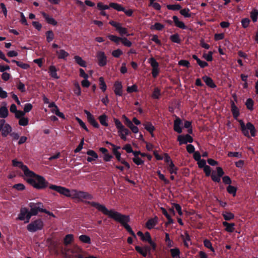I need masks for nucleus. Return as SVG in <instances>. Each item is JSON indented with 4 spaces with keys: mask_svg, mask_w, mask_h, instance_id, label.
I'll list each match as a JSON object with an SVG mask.
<instances>
[{
    "mask_svg": "<svg viewBox=\"0 0 258 258\" xmlns=\"http://www.w3.org/2000/svg\"><path fill=\"white\" fill-rule=\"evenodd\" d=\"M88 203L90 204L91 206L95 208L99 211L101 212L103 214L120 223L132 235L136 237L135 233L132 230L131 226L127 224L130 220L129 216L122 215L113 209L109 210L104 205L97 202H88Z\"/></svg>",
    "mask_w": 258,
    "mask_h": 258,
    "instance_id": "nucleus-1",
    "label": "nucleus"
},
{
    "mask_svg": "<svg viewBox=\"0 0 258 258\" xmlns=\"http://www.w3.org/2000/svg\"><path fill=\"white\" fill-rule=\"evenodd\" d=\"M49 188L79 202H86L87 200H91L93 199V196L88 192L75 189L71 190L60 185L50 184L49 185Z\"/></svg>",
    "mask_w": 258,
    "mask_h": 258,
    "instance_id": "nucleus-2",
    "label": "nucleus"
},
{
    "mask_svg": "<svg viewBox=\"0 0 258 258\" xmlns=\"http://www.w3.org/2000/svg\"><path fill=\"white\" fill-rule=\"evenodd\" d=\"M26 181L33 187L37 189H42L48 186L49 183L42 176L35 174L30 170L24 176Z\"/></svg>",
    "mask_w": 258,
    "mask_h": 258,
    "instance_id": "nucleus-3",
    "label": "nucleus"
},
{
    "mask_svg": "<svg viewBox=\"0 0 258 258\" xmlns=\"http://www.w3.org/2000/svg\"><path fill=\"white\" fill-rule=\"evenodd\" d=\"M84 252L83 249L77 244L70 248L66 247L61 249V253L65 258H76L77 254Z\"/></svg>",
    "mask_w": 258,
    "mask_h": 258,
    "instance_id": "nucleus-4",
    "label": "nucleus"
},
{
    "mask_svg": "<svg viewBox=\"0 0 258 258\" xmlns=\"http://www.w3.org/2000/svg\"><path fill=\"white\" fill-rule=\"evenodd\" d=\"M44 222L41 219H37L32 221L27 226V230L30 232H35L42 230L44 227Z\"/></svg>",
    "mask_w": 258,
    "mask_h": 258,
    "instance_id": "nucleus-5",
    "label": "nucleus"
},
{
    "mask_svg": "<svg viewBox=\"0 0 258 258\" xmlns=\"http://www.w3.org/2000/svg\"><path fill=\"white\" fill-rule=\"evenodd\" d=\"M32 216V215L31 214L30 211H29L27 208H23L21 209L17 219L21 221H25L24 223H27L29 222Z\"/></svg>",
    "mask_w": 258,
    "mask_h": 258,
    "instance_id": "nucleus-6",
    "label": "nucleus"
},
{
    "mask_svg": "<svg viewBox=\"0 0 258 258\" xmlns=\"http://www.w3.org/2000/svg\"><path fill=\"white\" fill-rule=\"evenodd\" d=\"M30 212L32 216L36 215L39 212H43L45 209L43 208L42 203L38 202L37 203H31L29 204Z\"/></svg>",
    "mask_w": 258,
    "mask_h": 258,
    "instance_id": "nucleus-7",
    "label": "nucleus"
},
{
    "mask_svg": "<svg viewBox=\"0 0 258 258\" xmlns=\"http://www.w3.org/2000/svg\"><path fill=\"white\" fill-rule=\"evenodd\" d=\"M109 24L116 28V31L121 36L126 35L128 36L130 34L128 33V31L126 28L121 27V24L119 23L116 22L114 21H110Z\"/></svg>",
    "mask_w": 258,
    "mask_h": 258,
    "instance_id": "nucleus-8",
    "label": "nucleus"
},
{
    "mask_svg": "<svg viewBox=\"0 0 258 258\" xmlns=\"http://www.w3.org/2000/svg\"><path fill=\"white\" fill-rule=\"evenodd\" d=\"M177 141L179 142L180 145L182 144H186L188 143H192L193 142L192 137L189 134L179 135L177 137Z\"/></svg>",
    "mask_w": 258,
    "mask_h": 258,
    "instance_id": "nucleus-9",
    "label": "nucleus"
},
{
    "mask_svg": "<svg viewBox=\"0 0 258 258\" xmlns=\"http://www.w3.org/2000/svg\"><path fill=\"white\" fill-rule=\"evenodd\" d=\"M98 64L100 67H104L107 63V57L103 51H99L97 54Z\"/></svg>",
    "mask_w": 258,
    "mask_h": 258,
    "instance_id": "nucleus-10",
    "label": "nucleus"
},
{
    "mask_svg": "<svg viewBox=\"0 0 258 258\" xmlns=\"http://www.w3.org/2000/svg\"><path fill=\"white\" fill-rule=\"evenodd\" d=\"M12 164L14 167L20 168L23 171L24 176L30 170L26 165H24L22 162L18 161L16 159L12 160Z\"/></svg>",
    "mask_w": 258,
    "mask_h": 258,
    "instance_id": "nucleus-11",
    "label": "nucleus"
},
{
    "mask_svg": "<svg viewBox=\"0 0 258 258\" xmlns=\"http://www.w3.org/2000/svg\"><path fill=\"white\" fill-rule=\"evenodd\" d=\"M85 113L87 115L88 122L94 127L98 128L99 124L98 122L95 119L94 116L88 110H84Z\"/></svg>",
    "mask_w": 258,
    "mask_h": 258,
    "instance_id": "nucleus-12",
    "label": "nucleus"
},
{
    "mask_svg": "<svg viewBox=\"0 0 258 258\" xmlns=\"http://www.w3.org/2000/svg\"><path fill=\"white\" fill-rule=\"evenodd\" d=\"M135 249L142 256L146 257L148 253H150L151 248L148 246H145L144 247L136 246Z\"/></svg>",
    "mask_w": 258,
    "mask_h": 258,
    "instance_id": "nucleus-13",
    "label": "nucleus"
},
{
    "mask_svg": "<svg viewBox=\"0 0 258 258\" xmlns=\"http://www.w3.org/2000/svg\"><path fill=\"white\" fill-rule=\"evenodd\" d=\"M114 92L116 95L121 96L122 95V85L121 82L116 81L114 84Z\"/></svg>",
    "mask_w": 258,
    "mask_h": 258,
    "instance_id": "nucleus-14",
    "label": "nucleus"
},
{
    "mask_svg": "<svg viewBox=\"0 0 258 258\" xmlns=\"http://www.w3.org/2000/svg\"><path fill=\"white\" fill-rule=\"evenodd\" d=\"M142 240L148 242L151 245L154 250L156 249V244L154 241H152L149 232H146L144 234L143 237L142 238Z\"/></svg>",
    "mask_w": 258,
    "mask_h": 258,
    "instance_id": "nucleus-15",
    "label": "nucleus"
},
{
    "mask_svg": "<svg viewBox=\"0 0 258 258\" xmlns=\"http://www.w3.org/2000/svg\"><path fill=\"white\" fill-rule=\"evenodd\" d=\"M87 154L89 156L87 159L88 162H91L93 161H95L98 157L97 153L92 150H89L87 152Z\"/></svg>",
    "mask_w": 258,
    "mask_h": 258,
    "instance_id": "nucleus-16",
    "label": "nucleus"
},
{
    "mask_svg": "<svg viewBox=\"0 0 258 258\" xmlns=\"http://www.w3.org/2000/svg\"><path fill=\"white\" fill-rule=\"evenodd\" d=\"M202 79L206 84L209 87L211 88H215L217 87L213 80L210 77L204 76L202 77Z\"/></svg>",
    "mask_w": 258,
    "mask_h": 258,
    "instance_id": "nucleus-17",
    "label": "nucleus"
},
{
    "mask_svg": "<svg viewBox=\"0 0 258 258\" xmlns=\"http://www.w3.org/2000/svg\"><path fill=\"white\" fill-rule=\"evenodd\" d=\"M172 19L175 24V25L176 27L182 29H186V26H185L184 23L183 22L179 21L178 18L177 16H173Z\"/></svg>",
    "mask_w": 258,
    "mask_h": 258,
    "instance_id": "nucleus-18",
    "label": "nucleus"
},
{
    "mask_svg": "<svg viewBox=\"0 0 258 258\" xmlns=\"http://www.w3.org/2000/svg\"><path fill=\"white\" fill-rule=\"evenodd\" d=\"M41 14L43 17L48 24H51L53 26L57 25V23L56 21L53 18L50 17L47 14L45 13V12H42Z\"/></svg>",
    "mask_w": 258,
    "mask_h": 258,
    "instance_id": "nucleus-19",
    "label": "nucleus"
},
{
    "mask_svg": "<svg viewBox=\"0 0 258 258\" xmlns=\"http://www.w3.org/2000/svg\"><path fill=\"white\" fill-rule=\"evenodd\" d=\"M183 240L184 244L185 246L188 247L191 244V240L188 233L185 231L181 235Z\"/></svg>",
    "mask_w": 258,
    "mask_h": 258,
    "instance_id": "nucleus-20",
    "label": "nucleus"
},
{
    "mask_svg": "<svg viewBox=\"0 0 258 258\" xmlns=\"http://www.w3.org/2000/svg\"><path fill=\"white\" fill-rule=\"evenodd\" d=\"M122 119L124 124L130 128V129H138V127L134 125L133 122L130 120L124 115H122Z\"/></svg>",
    "mask_w": 258,
    "mask_h": 258,
    "instance_id": "nucleus-21",
    "label": "nucleus"
},
{
    "mask_svg": "<svg viewBox=\"0 0 258 258\" xmlns=\"http://www.w3.org/2000/svg\"><path fill=\"white\" fill-rule=\"evenodd\" d=\"M57 70L54 66L51 65L49 67V74L52 77L56 79L59 78V77L57 74Z\"/></svg>",
    "mask_w": 258,
    "mask_h": 258,
    "instance_id": "nucleus-22",
    "label": "nucleus"
},
{
    "mask_svg": "<svg viewBox=\"0 0 258 258\" xmlns=\"http://www.w3.org/2000/svg\"><path fill=\"white\" fill-rule=\"evenodd\" d=\"M231 112L232 113L233 117L235 119H237V117L239 115V109L235 105L234 103L232 101L231 104Z\"/></svg>",
    "mask_w": 258,
    "mask_h": 258,
    "instance_id": "nucleus-23",
    "label": "nucleus"
},
{
    "mask_svg": "<svg viewBox=\"0 0 258 258\" xmlns=\"http://www.w3.org/2000/svg\"><path fill=\"white\" fill-rule=\"evenodd\" d=\"M157 218L155 217L154 218L148 220L146 222V225L148 229H152L157 224Z\"/></svg>",
    "mask_w": 258,
    "mask_h": 258,
    "instance_id": "nucleus-24",
    "label": "nucleus"
},
{
    "mask_svg": "<svg viewBox=\"0 0 258 258\" xmlns=\"http://www.w3.org/2000/svg\"><path fill=\"white\" fill-rule=\"evenodd\" d=\"M223 226L225 227V230L228 232H232L234 231L235 228V224L234 223H229L227 222L224 221L222 223Z\"/></svg>",
    "mask_w": 258,
    "mask_h": 258,
    "instance_id": "nucleus-25",
    "label": "nucleus"
},
{
    "mask_svg": "<svg viewBox=\"0 0 258 258\" xmlns=\"http://www.w3.org/2000/svg\"><path fill=\"white\" fill-rule=\"evenodd\" d=\"M183 122L179 117L176 116V119L174 121L173 129H182Z\"/></svg>",
    "mask_w": 258,
    "mask_h": 258,
    "instance_id": "nucleus-26",
    "label": "nucleus"
},
{
    "mask_svg": "<svg viewBox=\"0 0 258 258\" xmlns=\"http://www.w3.org/2000/svg\"><path fill=\"white\" fill-rule=\"evenodd\" d=\"M56 53L58 55V59H66V58L69 55V53L63 49L56 50Z\"/></svg>",
    "mask_w": 258,
    "mask_h": 258,
    "instance_id": "nucleus-27",
    "label": "nucleus"
},
{
    "mask_svg": "<svg viewBox=\"0 0 258 258\" xmlns=\"http://www.w3.org/2000/svg\"><path fill=\"white\" fill-rule=\"evenodd\" d=\"M98 119L100 121V123L101 125L107 127L108 126V117L105 114H102L99 116Z\"/></svg>",
    "mask_w": 258,
    "mask_h": 258,
    "instance_id": "nucleus-28",
    "label": "nucleus"
},
{
    "mask_svg": "<svg viewBox=\"0 0 258 258\" xmlns=\"http://www.w3.org/2000/svg\"><path fill=\"white\" fill-rule=\"evenodd\" d=\"M110 7L118 12H122V11H124V7L121 4L118 3H110Z\"/></svg>",
    "mask_w": 258,
    "mask_h": 258,
    "instance_id": "nucleus-29",
    "label": "nucleus"
},
{
    "mask_svg": "<svg viewBox=\"0 0 258 258\" xmlns=\"http://www.w3.org/2000/svg\"><path fill=\"white\" fill-rule=\"evenodd\" d=\"M74 239V235L72 234H67L63 239V243L65 245L71 244Z\"/></svg>",
    "mask_w": 258,
    "mask_h": 258,
    "instance_id": "nucleus-30",
    "label": "nucleus"
},
{
    "mask_svg": "<svg viewBox=\"0 0 258 258\" xmlns=\"http://www.w3.org/2000/svg\"><path fill=\"white\" fill-rule=\"evenodd\" d=\"M161 96V90L158 87H155L154 89L152 94V98L154 99H159Z\"/></svg>",
    "mask_w": 258,
    "mask_h": 258,
    "instance_id": "nucleus-31",
    "label": "nucleus"
},
{
    "mask_svg": "<svg viewBox=\"0 0 258 258\" xmlns=\"http://www.w3.org/2000/svg\"><path fill=\"white\" fill-rule=\"evenodd\" d=\"M131 132L130 130H119L118 135L120 138L124 141L126 140V136L131 134Z\"/></svg>",
    "mask_w": 258,
    "mask_h": 258,
    "instance_id": "nucleus-32",
    "label": "nucleus"
},
{
    "mask_svg": "<svg viewBox=\"0 0 258 258\" xmlns=\"http://www.w3.org/2000/svg\"><path fill=\"white\" fill-rule=\"evenodd\" d=\"M112 146L113 147V153L117 158V160L121 161V154L120 152L118 151V150L120 148L119 146H115V145L111 144Z\"/></svg>",
    "mask_w": 258,
    "mask_h": 258,
    "instance_id": "nucleus-33",
    "label": "nucleus"
},
{
    "mask_svg": "<svg viewBox=\"0 0 258 258\" xmlns=\"http://www.w3.org/2000/svg\"><path fill=\"white\" fill-rule=\"evenodd\" d=\"M80 241L84 243L91 244V240L90 237L87 235H81L79 237Z\"/></svg>",
    "mask_w": 258,
    "mask_h": 258,
    "instance_id": "nucleus-34",
    "label": "nucleus"
},
{
    "mask_svg": "<svg viewBox=\"0 0 258 258\" xmlns=\"http://www.w3.org/2000/svg\"><path fill=\"white\" fill-rule=\"evenodd\" d=\"M172 258H179L180 257V250L178 248H171L170 250Z\"/></svg>",
    "mask_w": 258,
    "mask_h": 258,
    "instance_id": "nucleus-35",
    "label": "nucleus"
},
{
    "mask_svg": "<svg viewBox=\"0 0 258 258\" xmlns=\"http://www.w3.org/2000/svg\"><path fill=\"white\" fill-rule=\"evenodd\" d=\"M76 62L82 67H86V62L80 56L76 55L74 57Z\"/></svg>",
    "mask_w": 258,
    "mask_h": 258,
    "instance_id": "nucleus-36",
    "label": "nucleus"
},
{
    "mask_svg": "<svg viewBox=\"0 0 258 258\" xmlns=\"http://www.w3.org/2000/svg\"><path fill=\"white\" fill-rule=\"evenodd\" d=\"M45 35L46 37V41L48 43L51 42L54 38V34L52 30H48L46 31Z\"/></svg>",
    "mask_w": 258,
    "mask_h": 258,
    "instance_id": "nucleus-37",
    "label": "nucleus"
},
{
    "mask_svg": "<svg viewBox=\"0 0 258 258\" xmlns=\"http://www.w3.org/2000/svg\"><path fill=\"white\" fill-rule=\"evenodd\" d=\"M243 135L248 138L255 136L256 130H241Z\"/></svg>",
    "mask_w": 258,
    "mask_h": 258,
    "instance_id": "nucleus-38",
    "label": "nucleus"
},
{
    "mask_svg": "<svg viewBox=\"0 0 258 258\" xmlns=\"http://www.w3.org/2000/svg\"><path fill=\"white\" fill-rule=\"evenodd\" d=\"M170 40L174 43L180 44L181 43V39L179 37V35L177 33L172 35L170 36Z\"/></svg>",
    "mask_w": 258,
    "mask_h": 258,
    "instance_id": "nucleus-39",
    "label": "nucleus"
},
{
    "mask_svg": "<svg viewBox=\"0 0 258 258\" xmlns=\"http://www.w3.org/2000/svg\"><path fill=\"white\" fill-rule=\"evenodd\" d=\"M12 62H13L14 63H16V64L18 67H20V68H21L22 69H23L27 70L28 68H29V67H30L29 64H28L27 63H23L22 61H19L16 60H13Z\"/></svg>",
    "mask_w": 258,
    "mask_h": 258,
    "instance_id": "nucleus-40",
    "label": "nucleus"
},
{
    "mask_svg": "<svg viewBox=\"0 0 258 258\" xmlns=\"http://www.w3.org/2000/svg\"><path fill=\"white\" fill-rule=\"evenodd\" d=\"M100 88L103 92H105L107 89V86L104 82L103 77H100L99 78Z\"/></svg>",
    "mask_w": 258,
    "mask_h": 258,
    "instance_id": "nucleus-41",
    "label": "nucleus"
},
{
    "mask_svg": "<svg viewBox=\"0 0 258 258\" xmlns=\"http://www.w3.org/2000/svg\"><path fill=\"white\" fill-rule=\"evenodd\" d=\"M9 113V111L6 107L3 106L0 108V117L6 118Z\"/></svg>",
    "mask_w": 258,
    "mask_h": 258,
    "instance_id": "nucleus-42",
    "label": "nucleus"
},
{
    "mask_svg": "<svg viewBox=\"0 0 258 258\" xmlns=\"http://www.w3.org/2000/svg\"><path fill=\"white\" fill-rule=\"evenodd\" d=\"M222 216H223L224 219L225 220H230L233 219L234 217V215L231 212H225L222 213Z\"/></svg>",
    "mask_w": 258,
    "mask_h": 258,
    "instance_id": "nucleus-43",
    "label": "nucleus"
},
{
    "mask_svg": "<svg viewBox=\"0 0 258 258\" xmlns=\"http://www.w3.org/2000/svg\"><path fill=\"white\" fill-rule=\"evenodd\" d=\"M181 15L183 16L185 18H189L191 17V14L190 13V10L188 8H184L180 11Z\"/></svg>",
    "mask_w": 258,
    "mask_h": 258,
    "instance_id": "nucleus-44",
    "label": "nucleus"
},
{
    "mask_svg": "<svg viewBox=\"0 0 258 258\" xmlns=\"http://www.w3.org/2000/svg\"><path fill=\"white\" fill-rule=\"evenodd\" d=\"M250 17L253 22L257 21L258 17V11L256 9H253L250 13Z\"/></svg>",
    "mask_w": 258,
    "mask_h": 258,
    "instance_id": "nucleus-45",
    "label": "nucleus"
},
{
    "mask_svg": "<svg viewBox=\"0 0 258 258\" xmlns=\"http://www.w3.org/2000/svg\"><path fill=\"white\" fill-rule=\"evenodd\" d=\"M166 7L168 10L172 11H178L181 9V6L179 4L167 5Z\"/></svg>",
    "mask_w": 258,
    "mask_h": 258,
    "instance_id": "nucleus-46",
    "label": "nucleus"
},
{
    "mask_svg": "<svg viewBox=\"0 0 258 258\" xmlns=\"http://www.w3.org/2000/svg\"><path fill=\"white\" fill-rule=\"evenodd\" d=\"M108 38L110 40L115 42L116 44H118L119 41H120L121 37H117L115 35L109 34L108 35Z\"/></svg>",
    "mask_w": 258,
    "mask_h": 258,
    "instance_id": "nucleus-47",
    "label": "nucleus"
},
{
    "mask_svg": "<svg viewBox=\"0 0 258 258\" xmlns=\"http://www.w3.org/2000/svg\"><path fill=\"white\" fill-rule=\"evenodd\" d=\"M247 108L249 110H252L253 109V101L251 98H248L246 100L245 103Z\"/></svg>",
    "mask_w": 258,
    "mask_h": 258,
    "instance_id": "nucleus-48",
    "label": "nucleus"
},
{
    "mask_svg": "<svg viewBox=\"0 0 258 258\" xmlns=\"http://www.w3.org/2000/svg\"><path fill=\"white\" fill-rule=\"evenodd\" d=\"M165 240L168 247H171L173 246V242L170 239L169 234L167 233H165Z\"/></svg>",
    "mask_w": 258,
    "mask_h": 258,
    "instance_id": "nucleus-49",
    "label": "nucleus"
},
{
    "mask_svg": "<svg viewBox=\"0 0 258 258\" xmlns=\"http://www.w3.org/2000/svg\"><path fill=\"white\" fill-rule=\"evenodd\" d=\"M75 88L74 89V93L77 95L80 96L81 95V87L78 83L76 82L74 84Z\"/></svg>",
    "mask_w": 258,
    "mask_h": 258,
    "instance_id": "nucleus-50",
    "label": "nucleus"
},
{
    "mask_svg": "<svg viewBox=\"0 0 258 258\" xmlns=\"http://www.w3.org/2000/svg\"><path fill=\"white\" fill-rule=\"evenodd\" d=\"M150 63L151 67H152V69H158L159 66V63L154 57H151L150 58Z\"/></svg>",
    "mask_w": 258,
    "mask_h": 258,
    "instance_id": "nucleus-51",
    "label": "nucleus"
},
{
    "mask_svg": "<svg viewBox=\"0 0 258 258\" xmlns=\"http://www.w3.org/2000/svg\"><path fill=\"white\" fill-rule=\"evenodd\" d=\"M169 165V171L171 174H176L177 168L176 167L173 162H171Z\"/></svg>",
    "mask_w": 258,
    "mask_h": 258,
    "instance_id": "nucleus-52",
    "label": "nucleus"
},
{
    "mask_svg": "<svg viewBox=\"0 0 258 258\" xmlns=\"http://www.w3.org/2000/svg\"><path fill=\"white\" fill-rule=\"evenodd\" d=\"M164 28V25L158 22L155 23V24L151 27V29H154L158 31L162 30Z\"/></svg>",
    "mask_w": 258,
    "mask_h": 258,
    "instance_id": "nucleus-53",
    "label": "nucleus"
},
{
    "mask_svg": "<svg viewBox=\"0 0 258 258\" xmlns=\"http://www.w3.org/2000/svg\"><path fill=\"white\" fill-rule=\"evenodd\" d=\"M5 122L4 119L0 120V129H12L9 124H5Z\"/></svg>",
    "mask_w": 258,
    "mask_h": 258,
    "instance_id": "nucleus-54",
    "label": "nucleus"
},
{
    "mask_svg": "<svg viewBox=\"0 0 258 258\" xmlns=\"http://www.w3.org/2000/svg\"><path fill=\"white\" fill-rule=\"evenodd\" d=\"M122 54L123 52L120 49H117L112 52V56L116 58H118Z\"/></svg>",
    "mask_w": 258,
    "mask_h": 258,
    "instance_id": "nucleus-55",
    "label": "nucleus"
},
{
    "mask_svg": "<svg viewBox=\"0 0 258 258\" xmlns=\"http://www.w3.org/2000/svg\"><path fill=\"white\" fill-rule=\"evenodd\" d=\"M227 190L228 193L233 195V196H235L236 192V188L233 186L229 185L227 188Z\"/></svg>",
    "mask_w": 258,
    "mask_h": 258,
    "instance_id": "nucleus-56",
    "label": "nucleus"
},
{
    "mask_svg": "<svg viewBox=\"0 0 258 258\" xmlns=\"http://www.w3.org/2000/svg\"><path fill=\"white\" fill-rule=\"evenodd\" d=\"M213 52L209 51L208 53L203 54V57L208 61H211L213 60Z\"/></svg>",
    "mask_w": 258,
    "mask_h": 258,
    "instance_id": "nucleus-57",
    "label": "nucleus"
},
{
    "mask_svg": "<svg viewBox=\"0 0 258 258\" xmlns=\"http://www.w3.org/2000/svg\"><path fill=\"white\" fill-rule=\"evenodd\" d=\"M250 21L249 18H245L241 20V25L244 28H246L248 27Z\"/></svg>",
    "mask_w": 258,
    "mask_h": 258,
    "instance_id": "nucleus-58",
    "label": "nucleus"
},
{
    "mask_svg": "<svg viewBox=\"0 0 258 258\" xmlns=\"http://www.w3.org/2000/svg\"><path fill=\"white\" fill-rule=\"evenodd\" d=\"M178 64L181 66L185 67L187 68H189L190 67V63L188 60H180L178 61Z\"/></svg>",
    "mask_w": 258,
    "mask_h": 258,
    "instance_id": "nucleus-59",
    "label": "nucleus"
},
{
    "mask_svg": "<svg viewBox=\"0 0 258 258\" xmlns=\"http://www.w3.org/2000/svg\"><path fill=\"white\" fill-rule=\"evenodd\" d=\"M228 156L230 157H234L238 158L242 157L241 154L238 152H229L228 153Z\"/></svg>",
    "mask_w": 258,
    "mask_h": 258,
    "instance_id": "nucleus-60",
    "label": "nucleus"
},
{
    "mask_svg": "<svg viewBox=\"0 0 258 258\" xmlns=\"http://www.w3.org/2000/svg\"><path fill=\"white\" fill-rule=\"evenodd\" d=\"M120 41L125 46L131 47L132 45V43L125 37L121 38Z\"/></svg>",
    "mask_w": 258,
    "mask_h": 258,
    "instance_id": "nucleus-61",
    "label": "nucleus"
},
{
    "mask_svg": "<svg viewBox=\"0 0 258 258\" xmlns=\"http://www.w3.org/2000/svg\"><path fill=\"white\" fill-rule=\"evenodd\" d=\"M204 244L205 247L211 249V251H214V249L212 247L211 241L208 239H206L204 241Z\"/></svg>",
    "mask_w": 258,
    "mask_h": 258,
    "instance_id": "nucleus-62",
    "label": "nucleus"
},
{
    "mask_svg": "<svg viewBox=\"0 0 258 258\" xmlns=\"http://www.w3.org/2000/svg\"><path fill=\"white\" fill-rule=\"evenodd\" d=\"M126 90L128 93L136 92L138 91V87L136 85H133L127 87Z\"/></svg>",
    "mask_w": 258,
    "mask_h": 258,
    "instance_id": "nucleus-63",
    "label": "nucleus"
},
{
    "mask_svg": "<svg viewBox=\"0 0 258 258\" xmlns=\"http://www.w3.org/2000/svg\"><path fill=\"white\" fill-rule=\"evenodd\" d=\"M17 88L21 92H25L26 91V88L25 85L22 83L20 81H19L17 84Z\"/></svg>",
    "mask_w": 258,
    "mask_h": 258,
    "instance_id": "nucleus-64",
    "label": "nucleus"
}]
</instances>
